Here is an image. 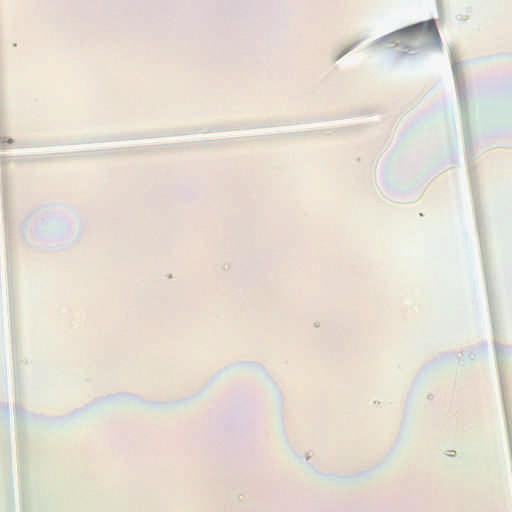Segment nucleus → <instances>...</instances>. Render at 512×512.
Instances as JSON below:
<instances>
[{
	"label": "nucleus",
	"instance_id": "1",
	"mask_svg": "<svg viewBox=\"0 0 512 512\" xmlns=\"http://www.w3.org/2000/svg\"><path fill=\"white\" fill-rule=\"evenodd\" d=\"M410 30L424 34L427 39L432 42V44H434L436 47L440 46L439 33L433 20L416 24L412 26Z\"/></svg>",
	"mask_w": 512,
	"mask_h": 512
}]
</instances>
